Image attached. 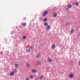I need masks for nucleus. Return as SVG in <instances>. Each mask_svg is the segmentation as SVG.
<instances>
[{"instance_id":"17","label":"nucleus","mask_w":80,"mask_h":80,"mask_svg":"<svg viewBox=\"0 0 80 80\" xmlns=\"http://www.w3.org/2000/svg\"><path fill=\"white\" fill-rule=\"evenodd\" d=\"M45 26H47L48 25V23L45 22L44 24Z\"/></svg>"},{"instance_id":"8","label":"nucleus","mask_w":80,"mask_h":80,"mask_svg":"<svg viewBox=\"0 0 80 80\" xmlns=\"http://www.w3.org/2000/svg\"><path fill=\"white\" fill-rule=\"evenodd\" d=\"M55 48V45H52V49H54Z\"/></svg>"},{"instance_id":"19","label":"nucleus","mask_w":80,"mask_h":80,"mask_svg":"<svg viewBox=\"0 0 80 80\" xmlns=\"http://www.w3.org/2000/svg\"><path fill=\"white\" fill-rule=\"evenodd\" d=\"M43 21H44V22H46V21H47V18H44L43 19Z\"/></svg>"},{"instance_id":"12","label":"nucleus","mask_w":80,"mask_h":80,"mask_svg":"<svg viewBox=\"0 0 80 80\" xmlns=\"http://www.w3.org/2000/svg\"><path fill=\"white\" fill-rule=\"evenodd\" d=\"M35 77V75H33V76H30L29 77V78H34V77Z\"/></svg>"},{"instance_id":"23","label":"nucleus","mask_w":80,"mask_h":80,"mask_svg":"<svg viewBox=\"0 0 80 80\" xmlns=\"http://www.w3.org/2000/svg\"><path fill=\"white\" fill-rule=\"evenodd\" d=\"M26 80H29V78L27 77L26 79Z\"/></svg>"},{"instance_id":"22","label":"nucleus","mask_w":80,"mask_h":80,"mask_svg":"<svg viewBox=\"0 0 80 80\" xmlns=\"http://www.w3.org/2000/svg\"><path fill=\"white\" fill-rule=\"evenodd\" d=\"M66 11H67V12H69V9L68 8H66Z\"/></svg>"},{"instance_id":"6","label":"nucleus","mask_w":80,"mask_h":80,"mask_svg":"<svg viewBox=\"0 0 80 80\" xmlns=\"http://www.w3.org/2000/svg\"><path fill=\"white\" fill-rule=\"evenodd\" d=\"M14 74V72H12L10 73V76H12V75H13Z\"/></svg>"},{"instance_id":"9","label":"nucleus","mask_w":80,"mask_h":80,"mask_svg":"<svg viewBox=\"0 0 80 80\" xmlns=\"http://www.w3.org/2000/svg\"><path fill=\"white\" fill-rule=\"evenodd\" d=\"M32 72L33 73H36L37 72V70L36 69H34L32 70Z\"/></svg>"},{"instance_id":"25","label":"nucleus","mask_w":80,"mask_h":80,"mask_svg":"<svg viewBox=\"0 0 80 80\" xmlns=\"http://www.w3.org/2000/svg\"><path fill=\"white\" fill-rule=\"evenodd\" d=\"M27 52H30V49H28L27 51H26Z\"/></svg>"},{"instance_id":"15","label":"nucleus","mask_w":80,"mask_h":80,"mask_svg":"<svg viewBox=\"0 0 80 80\" xmlns=\"http://www.w3.org/2000/svg\"><path fill=\"white\" fill-rule=\"evenodd\" d=\"M40 56V53L37 54V55H36L37 57H39Z\"/></svg>"},{"instance_id":"7","label":"nucleus","mask_w":80,"mask_h":80,"mask_svg":"<svg viewBox=\"0 0 80 80\" xmlns=\"http://www.w3.org/2000/svg\"><path fill=\"white\" fill-rule=\"evenodd\" d=\"M68 8H72V5L71 4H69L68 5Z\"/></svg>"},{"instance_id":"24","label":"nucleus","mask_w":80,"mask_h":80,"mask_svg":"<svg viewBox=\"0 0 80 80\" xmlns=\"http://www.w3.org/2000/svg\"><path fill=\"white\" fill-rule=\"evenodd\" d=\"M66 26H68V23L67 22L66 23Z\"/></svg>"},{"instance_id":"16","label":"nucleus","mask_w":80,"mask_h":80,"mask_svg":"<svg viewBox=\"0 0 80 80\" xmlns=\"http://www.w3.org/2000/svg\"><path fill=\"white\" fill-rule=\"evenodd\" d=\"M73 30H74V29H72L71 31V33H73Z\"/></svg>"},{"instance_id":"3","label":"nucleus","mask_w":80,"mask_h":80,"mask_svg":"<svg viewBox=\"0 0 80 80\" xmlns=\"http://www.w3.org/2000/svg\"><path fill=\"white\" fill-rule=\"evenodd\" d=\"M52 15L54 17H57V13L55 12H53L52 14Z\"/></svg>"},{"instance_id":"2","label":"nucleus","mask_w":80,"mask_h":80,"mask_svg":"<svg viewBox=\"0 0 80 80\" xmlns=\"http://www.w3.org/2000/svg\"><path fill=\"white\" fill-rule=\"evenodd\" d=\"M50 28H51V27L49 25H48V27L46 28V30H49Z\"/></svg>"},{"instance_id":"18","label":"nucleus","mask_w":80,"mask_h":80,"mask_svg":"<svg viewBox=\"0 0 80 80\" xmlns=\"http://www.w3.org/2000/svg\"><path fill=\"white\" fill-rule=\"evenodd\" d=\"M78 4H79L78 2H76V5L78 6Z\"/></svg>"},{"instance_id":"21","label":"nucleus","mask_w":80,"mask_h":80,"mask_svg":"<svg viewBox=\"0 0 80 80\" xmlns=\"http://www.w3.org/2000/svg\"><path fill=\"white\" fill-rule=\"evenodd\" d=\"M23 39H26V36H23Z\"/></svg>"},{"instance_id":"20","label":"nucleus","mask_w":80,"mask_h":80,"mask_svg":"<svg viewBox=\"0 0 80 80\" xmlns=\"http://www.w3.org/2000/svg\"><path fill=\"white\" fill-rule=\"evenodd\" d=\"M18 64H15V66L17 68L18 67Z\"/></svg>"},{"instance_id":"13","label":"nucleus","mask_w":80,"mask_h":80,"mask_svg":"<svg viewBox=\"0 0 80 80\" xmlns=\"http://www.w3.org/2000/svg\"><path fill=\"white\" fill-rule=\"evenodd\" d=\"M37 64L38 65H40L41 64V62L40 61H37Z\"/></svg>"},{"instance_id":"26","label":"nucleus","mask_w":80,"mask_h":80,"mask_svg":"<svg viewBox=\"0 0 80 80\" xmlns=\"http://www.w3.org/2000/svg\"><path fill=\"white\" fill-rule=\"evenodd\" d=\"M79 65H80V62H79Z\"/></svg>"},{"instance_id":"10","label":"nucleus","mask_w":80,"mask_h":80,"mask_svg":"<svg viewBox=\"0 0 80 80\" xmlns=\"http://www.w3.org/2000/svg\"><path fill=\"white\" fill-rule=\"evenodd\" d=\"M43 78V76L41 75L39 78H38V79H40V80H42Z\"/></svg>"},{"instance_id":"4","label":"nucleus","mask_w":80,"mask_h":80,"mask_svg":"<svg viewBox=\"0 0 80 80\" xmlns=\"http://www.w3.org/2000/svg\"><path fill=\"white\" fill-rule=\"evenodd\" d=\"M69 77L70 78H73V75L72 73H71L69 74Z\"/></svg>"},{"instance_id":"11","label":"nucleus","mask_w":80,"mask_h":80,"mask_svg":"<svg viewBox=\"0 0 80 80\" xmlns=\"http://www.w3.org/2000/svg\"><path fill=\"white\" fill-rule=\"evenodd\" d=\"M26 65L28 68H30V64H29V63L27 62L26 63Z\"/></svg>"},{"instance_id":"14","label":"nucleus","mask_w":80,"mask_h":80,"mask_svg":"<svg viewBox=\"0 0 80 80\" xmlns=\"http://www.w3.org/2000/svg\"><path fill=\"white\" fill-rule=\"evenodd\" d=\"M22 25H23V26H24V27L26 26V22L23 23H22Z\"/></svg>"},{"instance_id":"5","label":"nucleus","mask_w":80,"mask_h":80,"mask_svg":"<svg viewBox=\"0 0 80 80\" xmlns=\"http://www.w3.org/2000/svg\"><path fill=\"white\" fill-rule=\"evenodd\" d=\"M48 61L49 62H52V59L48 57Z\"/></svg>"},{"instance_id":"1","label":"nucleus","mask_w":80,"mask_h":80,"mask_svg":"<svg viewBox=\"0 0 80 80\" xmlns=\"http://www.w3.org/2000/svg\"><path fill=\"white\" fill-rule=\"evenodd\" d=\"M47 13H48V11L46 10L44 12V13L43 14V17H45V16L47 15Z\"/></svg>"}]
</instances>
